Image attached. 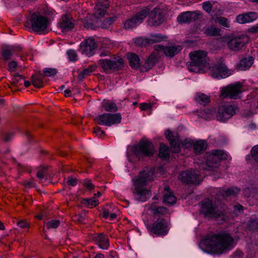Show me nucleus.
Instances as JSON below:
<instances>
[{"instance_id":"obj_1","label":"nucleus","mask_w":258,"mask_h":258,"mask_svg":"<svg viewBox=\"0 0 258 258\" xmlns=\"http://www.w3.org/2000/svg\"><path fill=\"white\" fill-rule=\"evenodd\" d=\"M203 243L208 252L214 253L221 254L234 247L233 238L225 232L209 235Z\"/></svg>"},{"instance_id":"obj_2","label":"nucleus","mask_w":258,"mask_h":258,"mask_svg":"<svg viewBox=\"0 0 258 258\" xmlns=\"http://www.w3.org/2000/svg\"><path fill=\"white\" fill-rule=\"evenodd\" d=\"M154 172L153 169H147L141 172L138 177L134 179V187L132 190L137 201L145 202L151 197V190L144 186L154 180Z\"/></svg>"},{"instance_id":"obj_3","label":"nucleus","mask_w":258,"mask_h":258,"mask_svg":"<svg viewBox=\"0 0 258 258\" xmlns=\"http://www.w3.org/2000/svg\"><path fill=\"white\" fill-rule=\"evenodd\" d=\"M207 56V52L203 50L190 52V61L187 63L188 70L198 73L204 72L206 69L209 67Z\"/></svg>"},{"instance_id":"obj_4","label":"nucleus","mask_w":258,"mask_h":258,"mask_svg":"<svg viewBox=\"0 0 258 258\" xmlns=\"http://www.w3.org/2000/svg\"><path fill=\"white\" fill-rule=\"evenodd\" d=\"M49 24L50 22L47 18L38 12H34L31 15L29 22L25 23V26L37 33L42 34L48 32Z\"/></svg>"},{"instance_id":"obj_5","label":"nucleus","mask_w":258,"mask_h":258,"mask_svg":"<svg viewBox=\"0 0 258 258\" xmlns=\"http://www.w3.org/2000/svg\"><path fill=\"white\" fill-rule=\"evenodd\" d=\"M202 212L207 216L220 219L222 221L227 219V212L224 207L219 206L215 202L209 199H205L202 202Z\"/></svg>"},{"instance_id":"obj_6","label":"nucleus","mask_w":258,"mask_h":258,"mask_svg":"<svg viewBox=\"0 0 258 258\" xmlns=\"http://www.w3.org/2000/svg\"><path fill=\"white\" fill-rule=\"evenodd\" d=\"M205 157L207 160V166L204 168L208 170L215 171L219 166L222 160L227 158V154L222 150H213L212 152L206 153Z\"/></svg>"},{"instance_id":"obj_7","label":"nucleus","mask_w":258,"mask_h":258,"mask_svg":"<svg viewBox=\"0 0 258 258\" xmlns=\"http://www.w3.org/2000/svg\"><path fill=\"white\" fill-rule=\"evenodd\" d=\"M155 149L150 141L142 140L138 145L134 147V155L139 159L144 157H150L154 155Z\"/></svg>"},{"instance_id":"obj_8","label":"nucleus","mask_w":258,"mask_h":258,"mask_svg":"<svg viewBox=\"0 0 258 258\" xmlns=\"http://www.w3.org/2000/svg\"><path fill=\"white\" fill-rule=\"evenodd\" d=\"M98 63L104 72L110 73L121 69L123 66V60L121 57H117L100 59Z\"/></svg>"},{"instance_id":"obj_9","label":"nucleus","mask_w":258,"mask_h":258,"mask_svg":"<svg viewBox=\"0 0 258 258\" xmlns=\"http://www.w3.org/2000/svg\"><path fill=\"white\" fill-rule=\"evenodd\" d=\"M150 9H151V7L150 6L143 7L134 17L125 21L124 24V28L125 29H132L140 24L148 15Z\"/></svg>"},{"instance_id":"obj_10","label":"nucleus","mask_w":258,"mask_h":258,"mask_svg":"<svg viewBox=\"0 0 258 258\" xmlns=\"http://www.w3.org/2000/svg\"><path fill=\"white\" fill-rule=\"evenodd\" d=\"M147 20L148 25L150 26H158L162 24L165 19V13L163 9L156 7L149 12Z\"/></svg>"},{"instance_id":"obj_11","label":"nucleus","mask_w":258,"mask_h":258,"mask_svg":"<svg viewBox=\"0 0 258 258\" xmlns=\"http://www.w3.org/2000/svg\"><path fill=\"white\" fill-rule=\"evenodd\" d=\"M241 88L242 85L240 84L228 85L221 88L220 96L223 98L236 99L239 98V95L241 92Z\"/></svg>"},{"instance_id":"obj_12","label":"nucleus","mask_w":258,"mask_h":258,"mask_svg":"<svg viewBox=\"0 0 258 258\" xmlns=\"http://www.w3.org/2000/svg\"><path fill=\"white\" fill-rule=\"evenodd\" d=\"M248 38L244 35L232 36L228 39L227 46L231 50L239 51L247 42Z\"/></svg>"},{"instance_id":"obj_13","label":"nucleus","mask_w":258,"mask_h":258,"mask_svg":"<svg viewBox=\"0 0 258 258\" xmlns=\"http://www.w3.org/2000/svg\"><path fill=\"white\" fill-rule=\"evenodd\" d=\"M96 119L99 124L110 126L112 124L120 123L121 116L120 113H105L98 116Z\"/></svg>"},{"instance_id":"obj_14","label":"nucleus","mask_w":258,"mask_h":258,"mask_svg":"<svg viewBox=\"0 0 258 258\" xmlns=\"http://www.w3.org/2000/svg\"><path fill=\"white\" fill-rule=\"evenodd\" d=\"M237 107L232 105H224L219 107L216 114V118L220 121H225L235 114Z\"/></svg>"},{"instance_id":"obj_15","label":"nucleus","mask_w":258,"mask_h":258,"mask_svg":"<svg viewBox=\"0 0 258 258\" xmlns=\"http://www.w3.org/2000/svg\"><path fill=\"white\" fill-rule=\"evenodd\" d=\"M149 231L157 235H165L167 234L168 223L163 218H158L151 226L149 227Z\"/></svg>"},{"instance_id":"obj_16","label":"nucleus","mask_w":258,"mask_h":258,"mask_svg":"<svg viewBox=\"0 0 258 258\" xmlns=\"http://www.w3.org/2000/svg\"><path fill=\"white\" fill-rule=\"evenodd\" d=\"M179 179L185 184H198L201 181L200 174L198 173V171L193 170L182 172L179 175Z\"/></svg>"},{"instance_id":"obj_17","label":"nucleus","mask_w":258,"mask_h":258,"mask_svg":"<svg viewBox=\"0 0 258 258\" xmlns=\"http://www.w3.org/2000/svg\"><path fill=\"white\" fill-rule=\"evenodd\" d=\"M210 73L213 78L217 79L226 78L230 75V71L223 62V60L214 64L210 69Z\"/></svg>"},{"instance_id":"obj_18","label":"nucleus","mask_w":258,"mask_h":258,"mask_svg":"<svg viewBox=\"0 0 258 258\" xmlns=\"http://www.w3.org/2000/svg\"><path fill=\"white\" fill-rule=\"evenodd\" d=\"M201 13L198 11H187L181 13L177 17V21L180 24L190 23L197 20Z\"/></svg>"},{"instance_id":"obj_19","label":"nucleus","mask_w":258,"mask_h":258,"mask_svg":"<svg viewBox=\"0 0 258 258\" xmlns=\"http://www.w3.org/2000/svg\"><path fill=\"white\" fill-rule=\"evenodd\" d=\"M165 135L170 143L171 149L173 152L178 153L180 152L179 136L177 133H173L170 131H166Z\"/></svg>"},{"instance_id":"obj_20","label":"nucleus","mask_w":258,"mask_h":258,"mask_svg":"<svg viewBox=\"0 0 258 258\" xmlns=\"http://www.w3.org/2000/svg\"><path fill=\"white\" fill-rule=\"evenodd\" d=\"M96 47V43L93 38L85 39L80 44V50L82 53L87 55H92Z\"/></svg>"},{"instance_id":"obj_21","label":"nucleus","mask_w":258,"mask_h":258,"mask_svg":"<svg viewBox=\"0 0 258 258\" xmlns=\"http://www.w3.org/2000/svg\"><path fill=\"white\" fill-rule=\"evenodd\" d=\"M20 50L21 47L18 46H3L2 49V59L5 61H8Z\"/></svg>"},{"instance_id":"obj_22","label":"nucleus","mask_w":258,"mask_h":258,"mask_svg":"<svg viewBox=\"0 0 258 258\" xmlns=\"http://www.w3.org/2000/svg\"><path fill=\"white\" fill-rule=\"evenodd\" d=\"M58 26L63 33L70 31L74 27V20L65 15L60 19Z\"/></svg>"},{"instance_id":"obj_23","label":"nucleus","mask_w":258,"mask_h":258,"mask_svg":"<svg viewBox=\"0 0 258 258\" xmlns=\"http://www.w3.org/2000/svg\"><path fill=\"white\" fill-rule=\"evenodd\" d=\"M257 18V14L255 12H248L240 14L236 17V21L240 24L250 23Z\"/></svg>"},{"instance_id":"obj_24","label":"nucleus","mask_w":258,"mask_h":258,"mask_svg":"<svg viewBox=\"0 0 258 258\" xmlns=\"http://www.w3.org/2000/svg\"><path fill=\"white\" fill-rule=\"evenodd\" d=\"M204 33L208 36H218L221 35V29L214 25H206L202 29Z\"/></svg>"},{"instance_id":"obj_25","label":"nucleus","mask_w":258,"mask_h":258,"mask_svg":"<svg viewBox=\"0 0 258 258\" xmlns=\"http://www.w3.org/2000/svg\"><path fill=\"white\" fill-rule=\"evenodd\" d=\"M149 210L154 216H160L167 214L168 210L163 206H157L154 204L150 205Z\"/></svg>"},{"instance_id":"obj_26","label":"nucleus","mask_w":258,"mask_h":258,"mask_svg":"<svg viewBox=\"0 0 258 258\" xmlns=\"http://www.w3.org/2000/svg\"><path fill=\"white\" fill-rule=\"evenodd\" d=\"M164 191L165 193L163 199V202L165 204L170 206L175 204L176 201V198L174 196L173 192L170 190L169 187H165Z\"/></svg>"},{"instance_id":"obj_27","label":"nucleus","mask_w":258,"mask_h":258,"mask_svg":"<svg viewBox=\"0 0 258 258\" xmlns=\"http://www.w3.org/2000/svg\"><path fill=\"white\" fill-rule=\"evenodd\" d=\"M108 4L107 3L102 4L101 2H98L95 8L94 16L95 17L99 19L104 16L106 12Z\"/></svg>"},{"instance_id":"obj_28","label":"nucleus","mask_w":258,"mask_h":258,"mask_svg":"<svg viewBox=\"0 0 258 258\" xmlns=\"http://www.w3.org/2000/svg\"><path fill=\"white\" fill-rule=\"evenodd\" d=\"M95 241L98 244L99 246L103 249H107L109 246V239L107 236L99 233L94 237Z\"/></svg>"},{"instance_id":"obj_29","label":"nucleus","mask_w":258,"mask_h":258,"mask_svg":"<svg viewBox=\"0 0 258 258\" xmlns=\"http://www.w3.org/2000/svg\"><path fill=\"white\" fill-rule=\"evenodd\" d=\"M182 47L180 45H170L165 47L164 49V53L168 56L173 57L181 50Z\"/></svg>"},{"instance_id":"obj_30","label":"nucleus","mask_w":258,"mask_h":258,"mask_svg":"<svg viewBox=\"0 0 258 258\" xmlns=\"http://www.w3.org/2000/svg\"><path fill=\"white\" fill-rule=\"evenodd\" d=\"M43 75L39 72L38 74H35L31 77V82L33 85L36 88H41L43 86Z\"/></svg>"},{"instance_id":"obj_31","label":"nucleus","mask_w":258,"mask_h":258,"mask_svg":"<svg viewBox=\"0 0 258 258\" xmlns=\"http://www.w3.org/2000/svg\"><path fill=\"white\" fill-rule=\"evenodd\" d=\"M244 195L247 196L248 201L252 204H255L258 201V190L257 189H246L244 190Z\"/></svg>"},{"instance_id":"obj_32","label":"nucleus","mask_w":258,"mask_h":258,"mask_svg":"<svg viewBox=\"0 0 258 258\" xmlns=\"http://www.w3.org/2000/svg\"><path fill=\"white\" fill-rule=\"evenodd\" d=\"M254 58L248 56L242 59L238 64V69L240 70H245L250 68L253 63Z\"/></svg>"},{"instance_id":"obj_33","label":"nucleus","mask_w":258,"mask_h":258,"mask_svg":"<svg viewBox=\"0 0 258 258\" xmlns=\"http://www.w3.org/2000/svg\"><path fill=\"white\" fill-rule=\"evenodd\" d=\"M195 101L197 103L205 106L210 102V98L205 94L198 93L195 97Z\"/></svg>"},{"instance_id":"obj_34","label":"nucleus","mask_w":258,"mask_h":258,"mask_svg":"<svg viewBox=\"0 0 258 258\" xmlns=\"http://www.w3.org/2000/svg\"><path fill=\"white\" fill-rule=\"evenodd\" d=\"M127 58L130 65L133 69H137L140 66V58L136 54L130 53L127 54Z\"/></svg>"},{"instance_id":"obj_35","label":"nucleus","mask_w":258,"mask_h":258,"mask_svg":"<svg viewBox=\"0 0 258 258\" xmlns=\"http://www.w3.org/2000/svg\"><path fill=\"white\" fill-rule=\"evenodd\" d=\"M207 144L204 140L196 141L194 144V148L196 153L200 154L207 149Z\"/></svg>"},{"instance_id":"obj_36","label":"nucleus","mask_w":258,"mask_h":258,"mask_svg":"<svg viewBox=\"0 0 258 258\" xmlns=\"http://www.w3.org/2000/svg\"><path fill=\"white\" fill-rule=\"evenodd\" d=\"M169 149L168 146L163 143L160 144L159 157L163 159L166 160L169 157Z\"/></svg>"},{"instance_id":"obj_37","label":"nucleus","mask_w":258,"mask_h":258,"mask_svg":"<svg viewBox=\"0 0 258 258\" xmlns=\"http://www.w3.org/2000/svg\"><path fill=\"white\" fill-rule=\"evenodd\" d=\"M239 192L237 187H231L226 190L220 191V194L225 198L230 196H235Z\"/></svg>"},{"instance_id":"obj_38","label":"nucleus","mask_w":258,"mask_h":258,"mask_svg":"<svg viewBox=\"0 0 258 258\" xmlns=\"http://www.w3.org/2000/svg\"><path fill=\"white\" fill-rule=\"evenodd\" d=\"M102 107L108 112H116L117 110L116 105L112 102L106 101L102 103Z\"/></svg>"},{"instance_id":"obj_39","label":"nucleus","mask_w":258,"mask_h":258,"mask_svg":"<svg viewBox=\"0 0 258 258\" xmlns=\"http://www.w3.org/2000/svg\"><path fill=\"white\" fill-rule=\"evenodd\" d=\"M156 60V57L154 55H150L144 64L145 68L147 70L151 69L155 64Z\"/></svg>"},{"instance_id":"obj_40","label":"nucleus","mask_w":258,"mask_h":258,"mask_svg":"<svg viewBox=\"0 0 258 258\" xmlns=\"http://www.w3.org/2000/svg\"><path fill=\"white\" fill-rule=\"evenodd\" d=\"M95 68L93 66H90L84 69L83 71L80 72L78 75V79L80 80H83L85 77L90 75L94 70Z\"/></svg>"},{"instance_id":"obj_41","label":"nucleus","mask_w":258,"mask_h":258,"mask_svg":"<svg viewBox=\"0 0 258 258\" xmlns=\"http://www.w3.org/2000/svg\"><path fill=\"white\" fill-rule=\"evenodd\" d=\"M165 37L161 34H156L152 35L151 37L148 39V43H153L162 41Z\"/></svg>"},{"instance_id":"obj_42","label":"nucleus","mask_w":258,"mask_h":258,"mask_svg":"<svg viewBox=\"0 0 258 258\" xmlns=\"http://www.w3.org/2000/svg\"><path fill=\"white\" fill-rule=\"evenodd\" d=\"M24 80L21 76L17 74L11 79V82L13 85L18 86L23 84Z\"/></svg>"},{"instance_id":"obj_43","label":"nucleus","mask_w":258,"mask_h":258,"mask_svg":"<svg viewBox=\"0 0 258 258\" xmlns=\"http://www.w3.org/2000/svg\"><path fill=\"white\" fill-rule=\"evenodd\" d=\"M48 174L47 169L46 167H40L38 169L36 176L39 179H43Z\"/></svg>"},{"instance_id":"obj_44","label":"nucleus","mask_w":258,"mask_h":258,"mask_svg":"<svg viewBox=\"0 0 258 258\" xmlns=\"http://www.w3.org/2000/svg\"><path fill=\"white\" fill-rule=\"evenodd\" d=\"M215 112L216 109L214 108H211L204 109L203 113L206 119H211L214 116Z\"/></svg>"},{"instance_id":"obj_45","label":"nucleus","mask_w":258,"mask_h":258,"mask_svg":"<svg viewBox=\"0 0 258 258\" xmlns=\"http://www.w3.org/2000/svg\"><path fill=\"white\" fill-rule=\"evenodd\" d=\"M57 73L56 69L51 68H45L43 70L44 77H51L55 76Z\"/></svg>"},{"instance_id":"obj_46","label":"nucleus","mask_w":258,"mask_h":258,"mask_svg":"<svg viewBox=\"0 0 258 258\" xmlns=\"http://www.w3.org/2000/svg\"><path fill=\"white\" fill-rule=\"evenodd\" d=\"M114 18L112 17H110L107 19H105L103 22L102 23L101 25V27L104 29H108L109 28L110 25L113 23L114 21Z\"/></svg>"},{"instance_id":"obj_47","label":"nucleus","mask_w":258,"mask_h":258,"mask_svg":"<svg viewBox=\"0 0 258 258\" xmlns=\"http://www.w3.org/2000/svg\"><path fill=\"white\" fill-rule=\"evenodd\" d=\"M60 222L58 220H51L46 223V226L47 229L56 228L59 225Z\"/></svg>"},{"instance_id":"obj_48","label":"nucleus","mask_w":258,"mask_h":258,"mask_svg":"<svg viewBox=\"0 0 258 258\" xmlns=\"http://www.w3.org/2000/svg\"><path fill=\"white\" fill-rule=\"evenodd\" d=\"M216 22L219 23L222 26L225 28H229V23L227 18L223 17H219L217 18Z\"/></svg>"},{"instance_id":"obj_49","label":"nucleus","mask_w":258,"mask_h":258,"mask_svg":"<svg viewBox=\"0 0 258 258\" xmlns=\"http://www.w3.org/2000/svg\"><path fill=\"white\" fill-rule=\"evenodd\" d=\"M98 201L95 197H93L90 199H86L84 200V204L88 205V206H91L95 207L98 204Z\"/></svg>"},{"instance_id":"obj_50","label":"nucleus","mask_w":258,"mask_h":258,"mask_svg":"<svg viewBox=\"0 0 258 258\" xmlns=\"http://www.w3.org/2000/svg\"><path fill=\"white\" fill-rule=\"evenodd\" d=\"M102 215L104 218H109L110 220H112L116 218V214L114 213H110L106 209L103 210Z\"/></svg>"},{"instance_id":"obj_51","label":"nucleus","mask_w":258,"mask_h":258,"mask_svg":"<svg viewBox=\"0 0 258 258\" xmlns=\"http://www.w3.org/2000/svg\"><path fill=\"white\" fill-rule=\"evenodd\" d=\"M251 154L253 160L258 163V145L252 148Z\"/></svg>"},{"instance_id":"obj_52","label":"nucleus","mask_w":258,"mask_h":258,"mask_svg":"<svg viewBox=\"0 0 258 258\" xmlns=\"http://www.w3.org/2000/svg\"><path fill=\"white\" fill-rule=\"evenodd\" d=\"M68 58L70 61H76L77 59V55L74 50H69L67 51Z\"/></svg>"},{"instance_id":"obj_53","label":"nucleus","mask_w":258,"mask_h":258,"mask_svg":"<svg viewBox=\"0 0 258 258\" xmlns=\"http://www.w3.org/2000/svg\"><path fill=\"white\" fill-rule=\"evenodd\" d=\"M248 226L250 230L258 229V220L255 219L250 221L248 223Z\"/></svg>"},{"instance_id":"obj_54","label":"nucleus","mask_w":258,"mask_h":258,"mask_svg":"<svg viewBox=\"0 0 258 258\" xmlns=\"http://www.w3.org/2000/svg\"><path fill=\"white\" fill-rule=\"evenodd\" d=\"M146 42H148V41H146V40L141 37L137 38L135 40V43L137 46H142L145 45Z\"/></svg>"},{"instance_id":"obj_55","label":"nucleus","mask_w":258,"mask_h":258,"mask_svg":"<svg viewBox=\"0 0 258 258\" xmlns=\"http://www.w3.org/2000/svg\"><path fill=\"white\" fill-rule=\"evenodd\" d=\"M233 212L236 215H239L243 212V207L240 205L233 206Z\"/></svg>"},{"instance_id":"obj_56","label":"nucleus","mask_w":258,"mask_h":258,"mask_svg":"<svg viewBox=\"0 0 258 258\" xmlns=\"http://www.w3.org/2000/svg\"><path fill=\"white\" fill-rule=\"evenodd\" d=\"M83 185L90 190L93 189L94 187V185L92 183L91 180L89 179H86L83 182Z\"/></svg>"},{"instance_id":"obj_57","label":"nucleus","mask_w":258,"mask_h":258,"mask_svg":"<svg viewBox=\"0 0 258 258\" xmlns=\"http://www.w3.org/2000/svg\"><path fill=\"white\" fill-rule=\"evenodd\" d=\"M17 225L22 228H27L29 227V223L24 220H21L17 222Z\"/></svg>"},{"instance_id":"obj_58","label":"nucleus","mask_w":258,"mask_h":258,"mask_svg":"<svg viewBox=\"0 0 258 258\" xmlns=\"http://www.w3.org/2000/svg\"><path fill=\"white\" fill-rule=\"evenodd\" d=\"M203 8L205 11L210 13L212 10V5L210 2H205L203 4Z\"/></svg>"},{"instance_id":"obj_59","label":"nucleus","mask_w":258,"mask_h":258,"mask_svg":"<svg viewBox=\"0 0 258 258\" xmlns=\"http://www.w3.org/2000/svg\"><path fill=\"white\" fill-rule=\"evenodd\" d=\"M17 65V62L15 61L10 62L8 65L9 70L11 72L15 71Z\"/></svg>"},{"instance_id":"obj_60","label":"nucleus","mask_w":258,"mask_h":258,"mask_svg":"<svg viewBox=\"0 0 258 258\" xmlns=\"http://www.w3.org/2000/svg\"><path fill=\"white\" fill-rule=\"evenodd\" d=\"M67 182L69 185L75 186L77 184V181L76 179L69 177Z\"/></svg>"},{"instance_id":"obj_61","label":"nucleus","mask_w":258,"mask_h":258,"mask_svg":"<svg viewBox=\"0 0 258 258\" xmlns=\"http://www.w3.org/2000/svg\"><path fill=\"white\" fill-rule=\"evenodd\" d=\"M94 133L96 135L100 136L104 134V132L101 130V128L99 127H96L94 128Z\"/></svg>"},{"instance_id":"obj_62","label":"nucleus","mask_w":258,"mask_h":258,"mask_svg":"<svg viewBox=\"0 0 258 258\" xmlns=\"http://www.w3.org/2000/svg\"><path fill=\"white\" fill-rule=\"evenodd\" d=\"M151 105L149 104L144 103L140 104V108L142 110H146L151 108Z\"/></svg>"},{"instance_id":"obj_63","label":"nucleus","mask_w":258,"mask_h":258,"mask_svg":"<svg viewBox=\"0 0 258 258\" xmlns=\"http://www.w3.org/2000/svg\"><path fill=\"white\" fill-rule=\"evenodd\" d=\"M165 47L160 44H156L154 45V49L157 51H163L164 52V49Z\"/></svg>"},{"instance_id":"obj_64","label":"nucleus","mask_w":258,"mask_h":258,"mask_svg":"<svg viewBox=\"0 0 258 258\" xmlns=\"http://www.w3.org/2000/svg\"><path fill=\"white\" fill-rule=\"evenodd\" d=\"M12 136H13V134H12V133L8 134L5 138V141L6 142H8V141H10Z\"/></svg>"}]
</instances>
